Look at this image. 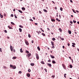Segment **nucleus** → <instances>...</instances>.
I'll list each match as a JSON object with an SVG mask.
<instances>
[{
	"instance_id": "f257e3e1",
	"label": "nucleus",
	"mask_w": 79,
	"mask_h": 79,
	"mask_svg": "<svg viewBox=\"0 0 79 79\" xmlns=\"http://www.w3.org/2000/svg\"><path fill=\"white\" fill-rule=\"evenodd\" d=\"M10 68H12L14 69H16V67L15 65L13 66L11 64H10Z\"/></svg>"
},
{
	"instance_id": "f03ea898",
	"label": "nucleus",
	"mask_w": 79,
	"mask_h": 79,
	"mask_svg": "<svg viewBox=\"0 0 79 79\" xmlns=\"http://www.w3.org/2000/svg\"><path fill=\"white\" fill-rule=\"evenodd\" d=\"M36 58L38 60L39 59V54L37 53H36Z\"/></svg>"
},
{
	"instance_id": "7ed1b4c3",
	"label": "nucleus",
	"mask_w": 79,
	"mask_h": 79,
	"mask_svg": "<svg viewBox=\"0 0 79 79\" xmlns=\"http://www.w3.org/2000/svg\"><path fill=\"white\" fill-rule=\"evenodd\" d=\"M25 42L27 45H29V43H28V42L27 41V40H25Z\"/></svg>"
},
{
	"instance_id": "20e7f679",
	"label": "nucleus",
	"mask_w": 79,
	"mask_h": 79,
	"mask_svg": "<svg viewBox=\"0 0 79 79\" xmlns=\"http://www.w3.org/2000/svg\"><path fill=\"white\" fill-rule=\"evenodd\" d=\"M62 66L64 69H66V66H65V65H64V64H62Z\"/></svg>"
},
{
	"instance_id": "39448f33",
	"label": "nucleus",
	"mask_w": 79,
	"mask_h": 79,
	"mask_svg": "<svg viewBox=\"0 0 79 79\" xmlns=\"http://www.w3.org/2000/svg\"><path fill=\"white\" fill-rule=\"evenodd\" d=\"M10 49L11 50V51L13 52V47H12V46H10Z\"/></svg>"
},
{
	"instance_id": "423d86ee",
	"label": "nucleus",
	"mask_w": 79,
	"mask_h": 79,
	"mask_svg": "<svg viewBox=\"0 0 79 79\" xmlns=\"http://www.w3.org/2000/svg\"><path fill=\"white\" fill-rule=\"evenodd\" d=\"M0 16L1 18H3V16L2 15V14H0Z\"/></svg>"
},
{
	"instance_id": "0eeeda50",
	"label": "nucleus",
	"mask_w": 79,
	"mask_h": 79,
	"mask_svg": "<svg viewBox=\"0 0 79 79\" xmlns=\"http://www.w3.org/2000/svg\"><path fill=\"white\" fill-rule=\"evenodd\" d=\"M37 48L39 51H40V47H38Z\"/></svg>"
},
{
	"instance_id": "6e6552de",
	"label": "nucleus",
	"mask_w": 79,
	"mask_h": 79,
	"mask_svg": "<svg viewBox=\"0 0 79 79\" xmlns=\"http://www.w3.org/2000/svg\"><path fill=\"white\" fill-rule=\"evenodd\" d=\"M27 76L28 77H29L30 76H31V75H30L29 73H27Z\"/></svg>"
},
{
	"instance_id": "1a4fd4ad",
	"label": "nucleus",
	"mask_w": 79,
	"mask_h": 79,
	"mask_svg": "<svg viewBox=\"0 0 79 79\" xmlns=\"http://www.w3.org/2000/svg\"><path fill=\"white\" fill-rule=\"evenodd\" d=\"M51 44H52V46H54V43L52 41H51Z\"/></svg>"
},
{
	"instance_id": "9d476101",
	"label": "nucleus",
	"mask_w": 79,
	"mask_h": 79,
	"mask_svg": "<svg viewBox=\"0 0 79 79\" xmlns=\"http://www.w3.org/2000/svg\"><path fill=\"white\" fill-rule=\"evenodd\" d=\"M31 53H29L27 55V56L28 57H29L30 56H31Z\"/></svg>"
},
{
	"instance_id": "9b49d317",
	"label": "nucleus",
	"mask_w": 79,
	"mask_h": 79,
	"mask_svg": "<svg viewBox=\"0 0 79 79\" xmlns=\"http://www.w3.org/2000/svg\"><path fill=\"white\" fill-rule=\"evenodd\" d=\"M48 65L49 66V67H52V64H48Z\"/></svg>"
},
{
	"instance_id": "f8f14e48",
	"label": "nucleus",
	"mask_w": 79,
	"mask_h": 79,
	"mask_svg": "<svg viewBox=\"0 0 79 79\" xmlns=\"http://www.w3.org/2000/svg\"><path fill=\"white\" fill-rule=\"evenodd\" d=\"M50 56L51 58H55V57H54V56H53L50 55Z\"/></svg>"
},
{
	"instance_id": "ddd939ff",
	"label": "nucleus",
	"mask_w": 79,
	"mask_h": 79,
	"mask_svg": "<svg viewBox=\"0 0 79 79\" xmlns=\"http://www.w3.org/2000/svg\"><path fill=\"white\" fill-rule=\"evenodd\" d=\"M52 63L53 64H55V63H56V62H55V60H52Z\"/></svg>"
},
{
	"instance_id": "4468645a",
	"label": "nucleus",
	"mask_w": 79,
	"mask_h": 79,
	"mask_svg": "<svg viewBox=\"0 0 79 79\" xmlns=\"http://www.w3.org/2000/svg\"><path fill=\"white\" fill-rule=\"evenodd\" d=\"M8 28H9L10 29H12L13 28H12V27H10V26H8Z\"/></svg>"
},
{
	"instance_id": "2eb2a0df",
	"label": "nucleus",
	"mask_w": 79,
	"mask_h": 79,
	"mask_svg": "<svg viewBox=\"0 0 79 79\" xmlns=\"http://www.w3.org/2000/svg\"><path fill=\"white\" fill-rule=\"evenodd\" d=\"M20 50L21 53H23V51L22 48L20 49Z\"/></svg>"
},
{
	"instance_id": "dca6fc26",
	"label": "nucleus",
	"mask_w": 79,
	"mask_h": 79,
	"mask_svg": "<svg viewBox=\"0 0 79 79\" xmlns=\"http://www.w3.org/2000/svg\"><path fill=\"white\" fill-rule=\"evenodd\" d=\"M51 21L52 22H55V19H51Z\"/></svg>"
},
{
	"instance_id": "f3484780",
	"label": "nucleus",
	"mask_w": 79,
	"mask_h": 79,
	"mask_svg": "<svg viewBox=\"0 0 79 79\" xmlns=\"http://www.w3.org/2000/svg\"><path fill=\"white\" fill-rule=\"evenodd\" d=\"M31 66H34V64L33 63H31Z\"/></svg>"
},
{
	"instance_id": "a211bd4d",
	"label": "nucleus",
	"mask_w": 79,
	"mask_h": 79,
	"mask_svg": "<svg viewBox=\"0 0 79 79\" xmlns=\"http://www.w3.org/2000/svg\"><path fill=\"white\" fill-rule=\"evenodd\" d=\"M59 31H60V32H62V30H61V28H59Z\"/></svg>"
},
{
	"instance_id": "6ab92c4d",
	"label": "nucleus",
	"mask_w": 79,
	"mask_h": 79,
	"mask_svg": "<svg viewBox=\"0 0 79 79\" xmlns=\"http://www.w3.org/2000/svg\"><path fill=\"white\" fill-rule=\"evenodd\" d=\"M43 11H44L46 13H47V10L45 9H44Z\"/></svg>"
},
{
	"instance_id": "aec40b11",
	"label": "nucleus",
	"mask_w": 79,
	"mask_h": 79,
	"mask_svg": "<svg viewBox=\"0 0 79 79\" xmlns=\"http://www.w3.org/2000/svg\"><path fill=\"white\" fill-rule=\"evenodd\" d=\"M22 9L23 10V11H24V10H26V9H25V8H24V7H22Z\"/></svg>"
},
{
	"instance_id": "412c9836",
	"label": "nucleus",
	"mask_w": 79,
	"mask_h": 79,
	"mask_svg": "<svg viewBox=\"0 0 79 79\" xmlns=\"http://www.w3.org/2000/svg\"><path fill=\"white\" fill-rule=\"evenodd\" d=\"M17 57H15V56H14L13 58H12V59H13L14 60H15V59H16Z\"/></svg>"
},
{
	"instance_id": "4be33fe9",
	"label": "nucleus",
	"mask_w": 79,
	"mask_h": 79,
	"mask_svg": "<svg viewBox=\"0 0 79 79\" xmlns=\"http://www.w3.org/2000/svg\"><path fill=\"white\" fill-rule=\"evenodd\" d=\"M18 11H19L20 12V13H23V11H22L20 10H18Z\"/></svg>"
},
{
	"instance_id": "5701e85b",
	"label": "nucleus",
	"mask_w": 79,
	"mask_h": 79,
	"mask_svg": "<svg viewBox=\"0 0 79 79\" xmlns=\"http://www.w3.org/2000/svg\"><path fill=\"white\" fill-rule=\"evenodd\" d=\"M68 32L69 34H71V31H68Z\"/></svg>"
},
{
	"instance_id": "b1692460",
	"label": "nucleus",
	"mask_w": 79,
	"mask_h": 79,
	"mask_svg": "<svg viewBox=\"0 0 79 79\" xmlns=\"http://www.w3.org/2000/svg\"><path fill=\"white\" fill-rule=\"evenodd\" d=\"M19 30L20 32H22V29H21V28H19Z\"/></svg>"
},
{
	"instance_id": "393cba45",
	"label": "nucleus",
	"mask_w": 79,
	"mask_h": 79,
	"mask_svg": "<svg viewBox=\"0 0 79 79\" xmlns=\"http://www.w3.org/2000/svg\"><path fill=\"white\" fill-rule=\"evenodd\" d=\"M70 67V68H73V65L71 64H69Z\"/></svg>"
},
{
	"instance_id": "a878e982",
	"label": "nucleus",
	"mask_w": 79,
	"mask_h": 79,
	"mask_svg": "<svg viewBox=\"0 0 79 79\" xmlns=\"http://www.w3.org/2000/svg\"><path fill=\"white\" fill-rule=\"evenodd\" d=\"M41 64H45L44 62L43 61H41Z\"/></svg>"
},
{
	"instance_id": "bb28decb",
	"label": "nucleus",
	"mask_w": 79,
	"mask_h": 79,
	"mask_svg": "<svg viewBox=\"0 0 79 79\" xmlns=\"http://www.w3.org/2000/svg\"><path fill=\"white\" fill-rule=\"evenodd\" d=\"M56 21H58L59 22H60V20H59L57 18H56Z\"/></svg>"
},
{
	"instance_id": "cd10ccee",
	"label": "nucleus",
	"mask_w": 79,
	"mask_h": 79,
	"mask_svg": "<svg viewBox=\"0 0 79 79\" xmlns=\"http://www.w3.org/2000/svg\"><path fill=\"white\" fill-rule=\"evenodd\" d=\"M28 36L29 38H31V35L29 34H28Z\"/></svg>"
},
{
	"instance_id": "c85d7f7f",
	"label": "nucleus",
	"mask_w": 79,
	"mask_h": 79,
	"mask_svg": "<svg viewBox=\"0 0 79 79\" xmlns=\"http://www.w3.org/2000/svg\"><path fill=\"white\" fill-rule=\"evenodd\" d=\"M41 34L43 36H45V34L43 33H42Z\"/></svg>"
},
{
	"instance_id": "c756f323",
	"label": "nucleus",
	"mask_w": 79,
	"mask_h": 79,
	"mask_svg": "<svg viewBox=\"0 0 79 79\" xmlns=\"http://www.w3.org/2000/svg\"><path fill=\"white\" fill-rule=\"evenodd\" d=\"M28 72H29V73H30L31 71V69H29L28 70Z\"/></svg>"
},
{
	"instance_id": "7c9ffc66",
	"label": "nucleus",
	"mask_w": 79,
	"mask_h": 79,
	"mask_svg": "<svg viewBox=\"0 0 79 79\" xmlns=\"http://www.w3.org/2000/svg\"><path fill=\"white\" fill-rule=\"evenodd\" d=\"M11 23L12 24V25H15V23H13V22H11Z\"/></svg>"
},
{
	"instance_id": "2f4dec72",
	"label": "nucleus",
	"mask_w": 79,
	"mask_h": 79,
	"mask_svg": "<svg viewBox=\"0 0 79 79\" xmlns=\"http://www.w3.org/2000/svg\"><path fill=\"white\" fill-rule=\"evenodd\" d=\"M20 27H21V28H23V26H21V25H19V26Z\"/></svg>"
},
{
	"instance_id": "473e14b6",
	"label": "nucleus",
	"mask_w": 79,
	"mask_h": 79,
	"mask_svg": "<svg viewBox=\"0 0 79 79\" xmlns=\"http://www.w3.org/2000/svg\"><path fill=\"white\" fill-rule=\"evenodd\" d=\"M3 68L4 69H7V67L5 66H3Z\"/></svg>"
},
{
	"instance_id": "72a5a7b5",
	"label": "nucleus",
	"mask_w": 79,
	"mask_h": 79,
	"mask_svg": "<svg viewBox=\"0 0 79 79\" xmlns=\"http://www.w3.org/2000/svg\"><path fill=\"white\" fill-rule=\"evenodd\" d=\"M14 16L15 17V18L16 19L17 18V16H16V15H14Z\"/></svg>"
},
{
	"instance_id": "f704fd0d",
	"label": "nucleus",
	"mask_w": 79,
	"mask_h": 79,
	"mask_svg": "<svg viewBox=\"0 0 79 79\" xmlns=\"http://www.w3.org/2000/svg\"><path fill=\"white\" fill-rule=\"evenodd\" d=\"M19 74H21V73H22V72L21 71H19Z\"/></svg>"
},
{
	"instance_id": "c9c22d12",
	"label": "nucleus",
	"mask_w": 79,
	"mask_h": 79,
	"mask_svg": "<svg viewBox=\"0 0 79 79\" xmlns=\"http://www.w3.org/2000/svg\"><path fill=\"white\" fill-rule=\"evenodd\" d=\"M60 11H63V8L60 7Z\"/></svg>"
},
{
	"instance_id": "e433bc0d",
	"label": "nucleus",
	"mask_w": 79,
	"mask_h": 79,
	"mask_svg": "<svg viewBox=\"0 0 79 79\" xmlns=\"http://www.w3.org/2000/svg\"><path fill=\"white\" fill-rule=\"evenodd\" d=\"M39 13H40V14H42V12H41V11L40 10L39 11Z\"/></svg>"
},
{
	"instance_id": "4c0bfd02",
	"label": "nucleus",
	"mask_w": 79,
	"mask_h": 79,
	"mask_svg": "<svg viewBox=\"0 0 79 79\" xmlns=\"http://www.w3.org/2000/svg\"><path fill=\"white\" fill-rule=\"evenodd\" d=\"M52 40H56V39H55V38H53L52 39Z\"/></svg>"
},
{
	"instance_id": "58836bf2",
	"label": "nucleus",
	"mask_w": 79,
	"mask_h": 79,
	"mask_svg": "<svg viewBox=\"0 0 79 79\" xmlns=\"http://www.w3.org/2000/svg\"><path fill=\"white\" fill-rule=\"evenodd\" d=\"M72 10H73V12H74V13H76V12H75V11H74V10L73 9H72Z\"/></svg>"
},
{
	"instance_id": "ea45409f",
	"label": "nucleus",
	"mask_w": 79,
	"mask_h": 79,
	"mask_svg": "<svg viewBox=\"0 0 79 79\" xmlns=\"http://www.w3.org/2000/svg\"><path fill=\"white\" fill-rule=\"evenodd\" d=\"M36 32L37 33H38V35H39V34H40V33H39V31H36Z\"/></svg>"
},
{
	"instance_id": "a19ab883",
	"label": "nucleus",
	"mask_w": 79,
	"mask_h": 79,
	"mask_svg": "<svg viewBox=\"0 0 79 79\" xmlns=\"http://www.w3.org/2000/svg\"><path fill=\"white\" fill-rule=\"evenodd\" d=\"M2 49L0 48V52H2Z\"/></svg>"
},
{
	"instance_id": "79ce46f5",
	"label": "nucleus",
	"mask_w": 79,
	"mask_h": 79,
	"mask_svg": "<svg viewBox=\"0 0 79 79\" xmlns=\"http://www.w3.org/2000/svg\"><path fill=\"white\" fill-rule=\"evenodd\" d=\"M72 44H73V45H76V44H75V43H72Z\"/></svg>"
},
{
	"instance_id": "37998d69",
	"label": "nucleus",
	"mask_w": 79,
	"mask_h": 79,
	"mask_svg": "<svg viewBox=\"0 0 79 79\" xmlns=\"http://www.w3.org/2000/svg\"><path fill=\"white\" fill-rule=\"evenodd\" d=\"M26 53H29V52L28 51H26Z\"/></svg>"
},
{
	"instance_id": "c03bdc74",
	"label": "nucleus",
	"mask_w": 79,
	"mask_h": 79,
	"mask_svg": "<svg viewBox=\"0 0 79 79\" xmlns=\"http://www.w3.org/2000/svg\"><path fill=\"white\" fill-rule=\"evenodd\" d=\"M44 70H45V71H46V73H47V69H44Z\"/></svg>"
},
{
	"instance_id": "a18cd8bd",
	"label": "nucleus",
	"mask_w": 79,
	"mask_h": 79,
	"mask_svg": "<svg viewBox=\"0 0 79 79\" xmlns=\"http://www.w3.org/2000/svg\"><path fill=\"white\" fill-rule=\"evenodd\" d=\"M4 32L5 33H7V31L6 30H5Z\"/></svg>"
},
{
	"instance_id": "49530a36",
	"label": "nucleus",
	"mask_w": 79,
	"mask_h": 79,
	"mask_svg": "<svg viewBox=\"0 0 79 79\" xmlns=\"http://www.w3.org/2000/svg\"><path fill=\"white\" fill-rule=\"evenodd\" d=\"M52 77L53 78H54V77H55V75H52Z\"/></svg>"
},
{
	"instance_id": "de8ad7c7",
	"label": "nucleus",
	"mask_w": 79,
	"mask_h": 79,
	"mask_svg": "<svg viewBox=\"0 0 79 79\" xmlns=\"http://www.w3.org/2000/svg\"><path fill=\"white\" fill-rule=\"evenodd\" d=\"M30 21H32L33 22V20H32V19H30Z\"/></svg>"
},
{
	"instance_id": "09e8293b",
	"label": "nucleus",
	"mask_w": 79,
	"mask_h": 79,
	"mask_svg": "<svg viewBox=\"0 0 79 79\" xmlns=\"http://www.w3.org/2000/svg\"><path fill=\"white\" fill-rule=\"evenodd\" d=\"M3 16H6V14H4L3 15Z\"/></svg>"
},
{
	"instance_id": "8fccbe9b",
	"label": "nucleus",
	"mask_w": 79,
	"mask_h": 79,
	"mask_svg": "<svg viewBox=\"0 0 79 79\" xmlns=\"http://www.w3.org/2000/svg\"><path fill=\"white\" fill-rule=\"evenodd\" d=\"M73 22L74 23H76V21L73 20Z\"/></svg>"
},
{
	"instance_id": "3c124183",
	"label": "nucleus",
	"mask_w": 79,
	"mask_h": 79,
	"mask_svg": "<svg viewBox=\"0 0 79 79\" xmlns=\"http://www.w3.org/2000/svg\"><path fill=\"white\" fill-rule=\"evenodd\" d=\"M61 39L62 40H64V39L63 38H61Z\"/></svg>"
},
{
	"instance_id": "603ef678",
	"label": "nucleus",
	"mask_w": 79,
	"mask_h": 79,
	"mask_svg": "<svg viewBox=\"0 0 79 79\" xmlns=\"http://www.w3.org/2000/svg\"><path fill=\"white\" fill-rule=\"evenodd\" d=\"M69 59H70V60H72V59H71V57H69Z\"/></svg>"
},
{
	"instance_id": "864d4df0",
	"label": "nucleus",
	"mask_w": 79,
	"mask_h": 79,
	"mask_svg": "<svg viewBox=\"0 0 79 79\" xmlns=\"http://www.w3.org/2000/svg\"><path fill=\"white\" fill-rule=\"evenodd\" d=\"M10 16L11 17H13V14H11Z\"/></svg>"
},
{
	"instance_id": "5fc2aeb1",
	"label": "nucleus",
	"mask_w": 79,
	"mask_h": 79,
	"mask_svg": "<svg viewBox=\"0 0 79 79\" xmlns=\"http://www.w3.org/2000/svg\"><path fill=\"white\" fill-rule=\"evenodd\" d=\"M70 23H71V24H73V23L72 21H70Z\"/></svg>"
},
{
	"instance_id": "6e6d98bb",
	"label": "nucleus",
	"mask_w": 79,
	"mask_h": 79,
	"mask_svg": "<svg viewBox=\"0 0 79 79\" xmlns=\"http://www.w3.org/2000/svg\"><path fill=\"white\" fill-rule=\"evenodd\" d=\"M59 17H60V19H61V15H59Z\"/></svg>"
},
{
	"instance_id": "4d7b16f0",
	"label": "nucleus",
	"mask_w": 79,
	"mask_h": 79,
	"mask_svg": "<svg viewBox=\"0 0 79 79\" xmlns=\"http://www.w3.org/2000/svg\"><path fill=\"white\" fill-rule=\"evenodd\" d=\"M13 52H16L15 49H13Z\"/></svg>"
},
{
	"instance_id": "13d9d810",
	"label": "nucleus",
	"mask_w": 79,
	"mask_h": 79,
	"mask_svg": "<svg viewBox=\"0 0 79 79\" xmlns=\"http://www.w3.org/2000/svg\"><path fill=\"white\" fill-rule=\"evenodd\" d=\"M68 46H69V45H70V44H69V43H68Z\"/></svg>"
},
{
	"instance_id": "bf43d9fd",
	"label": "nucleus",
	"mask_w": 79,
	"mask_h": 79,
	"mask_svg": "<svg viewBox=\"0 0 79 79\" xmlns=\"http://www.w3.org/2000/svg\"><path fill=\"white\" fill-rule=\"evenodd\" d=\"M47 29L48 31H50V29H49V28H48Z\"/></svg>"
},
{
	"instance_id": "052dcab7",
	"label": "nucleus",
	"mask_w": 79,
	"mask_h": 79,
	"mask_svg": "<svg viewBox=\"0 0 79 79\" xmlns=\"http://www.w3.org/2000/svg\"><path fill=\"white\" fill-rule=\"evenodd\" d=\"M33 19H34V20H35V17H33Z\"/></svg>"
},
{
	"instance_id": "680f3d73",
	"label": "nucleus",
	"mask_w": 79,
	"mask_h": 79,
	"mask_svg": "<svg viewBox=\"0 0 79 79\" xmlns=\"http://www.w3.org/2000/svg\"><path fill=\"white\" fill-rule=\"evenodd\" d=\"M31 43H32V44H33L34 43V40H32Z\"/></svg>"
},
{
	"instance_id": "e2e57ef3",
	"label": "nucleus",
	"mask_w": 79,
	"mask_h": 79,
	"mask_svg": "<svg viewBox=\"0 0 79 79\" xmlns=\"http://www.w3.org/2000/svg\"><path fill=\"white\" fill-rule=\"evenodd\" d=\"M72 47H75L74 45H72Z\"/></svg>"
},
{
	"instance_id": "0e129e2a",
	"label": "nucleus",
	"mask_w": 79,
	"mask_h": 79,
	"mask_svg": "<svg viewBox=\"0 0 79 79\" xmlns=\"http://www.w3.org/2000/svg\"><path fill=\"white\" fill-rule=\"evenodd\" d=\"M76 12H77V13H79V11L78 10H76Z\"/></svg>"
},
{
	"instance_id": "69168bd1",
	"label": "nucleus",
	"mask_w": 79,
	"mask_h": 79,
	"mask_svg": "<svg viewBox=\"0 0 79 79\" xmlns=\"http://www.w3.org/2000/svg\"><path fill=\"white\" fill-rule=\"evenodd\" d=\"M70 2L71 3H73V1H72V0H70Z\"/></svg>"
},
{
	"instance_id": "338daca9",
	"label": "nucleus",
	"mask_w": 79,
	"mask_h": 79,
	"mask_svg": "<svg viewBox=\"0 0 79 79\" xmlns=\"http://www.w3.org/2000/svg\"><path fill=\"white\" fill-rule=\"evenodd\" d=\"M48 62H50L51 61V60H49L48 61Z\"/></svg>"
},
{
	"instance_id": "774afa93",
	"label": "nucleus",
	"mask_w": 79,
	"mask_h": 79,
	"mask_svg": "<svg viewBox=\"0 0 79 79\" xmlns=\"http://www.w3.org/2000/svg\"><path fill=\"white\" fill-rule=\"evenodd\" d=\"M7 39H10V37H8V36H7Z\"/></svg>"
}]
</instances>
